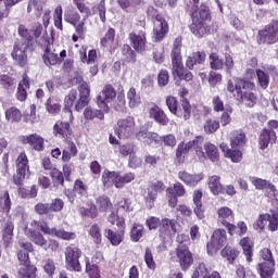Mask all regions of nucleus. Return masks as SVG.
<instances>
[{"label":"nucleus","mask_w":278,"mask_h":278,"mask_svg":"<svg viewBox=\"0 0 278 278\" xmlns=\"http://www.w3.org/2000/svg\"><path fill=\"white\" fill-rule=\"evenodd\" d=\"M229 236H239L242 238V236H245V233L249 231V226H247L245 222H238L237 225L230 223V225L226 228Z\"/></svg>","instance_id":"a19ab883"},{"label":"nucleus","mask_w":278,"mask_h":278,"mask_svg":"<svg viewBox=\"0 0 278 278\" xmlns=\"http://www.w3.org/2000/svg\"><path fill=\"white\" fill-rule=\"evenodd\" d=\"M115 136L117 138H131L134 136V131H136V118L134 116H126L124 118H119L114 128Z\"/></svg>","instance_id":"1a4fd4ad"},{"label":"nucleus","mask_w":278,"mask_h":278,"mask_svg":"<svg viewBox=\"0 0 278 278\" xmlns=\"http://www.w3.org/2000/svg\"><path fill=\"white\" fill-rule=\"evenodd\" d=\"M83 116L86 121V123H90L91 121H94L97 118V121H105V111L102 110H98V109H92V106H87L84 110Z\"/></svg>","instance_id":"473e14b6"},{"label":"nucleus","mask_w":278,"mask_h":278,"mask_svg":"<svg viewBox=\"0 0 278 278\" xmlns=\"http://www.w3.org/2000/svg\"><path fill=\"white\" fill-rule=\"evenodd\" d=\"M135 152L136 150L131 143L119 144L117 146V150H115V153H118L121 157H129L134 155Z\"/></svg>","instance_id":"774afa93"},{"label":"nucleus","mask_w":278,"mask_h":278,"mask_svg":"<svg viewBox=\"0 0 278 278\" xmlns=\"http://www.w3.org/2000/svg\"><path fill=\"white\" fill-rule=\"evenodd\" d=\"M190 16L192 23L190 24L189 29L195 38H203V36L212 34V27L207 25V23H212L210 7L202 3L200 8L195 7L191 10Z\"/></svg>","instance_id":"f03ea898"},{"label":"nucleus","mask_w":278,"mask_h":278,"mask_svg":"<svg viewBox=\"0 0 278 278\" xmlns=\"http://www.w3.org/2000/svg\"><path fill=\"white\" fill-rule=\"evenodd\" d=\"M184 37L178 36L173 42L170 52L173 71L181 68L184 66V56L181 55V47H184Z\"/></svg>","instance_id":"aec40b11"},{"label":"nucleus","mask_w":278,"mask_h":278,"mask_svg":"<svg viewBox=\"0 0 278 278\" xmlns=\"http://www.w3.org/2000/svg\"><path fill=\"white\" fill-rule=\"evenodd\" d=\"M75 101H77V90L72 89L65 97V105L63 109L64 114L68 115L70 123L75 121V116H73V105H75Z\"/></svg>","instance_id":"c756f323"},{"label":"nucleus","mask_w":278,"mask_h":278,"mask_svg":"<svg viewBox=\"0 0 278 278\" xmlns=\"http://www.w3.org/2000/svg\"><path fill=\"white\" fill-rule=\"evenodd\" d=\"M239 244L243 251L247 262H253V240H251L250 237H244L240 240Z\"/></svg>","instance_id":"37998d69"},{"label":"nucleus","mask_w":278,"mask_h":278,"mask_svg":"<svg viewBox=\"0 0 278 278\" xmlns=\"http://www.w3.org/2000/svg\"><path fill=\"white\" fill-rule=\"evenodd\" d=\"M2 242L5 249L12 244V240L14 238V222L12 220V217L9 216L4 225L2 226Z\"/></svg>","instance_id":"a878e982"},{"label":"nucleus","mask_w":278,"mask_h":278,"mask_svg":"<svg viewBox=\"0 0 278 278\" xmlns=\"http://www.w3.org/2000/svg\"><path fill=\"white\" fill-rule=\"evenodd\" d=\"M34 212L38 216H48V218H53V215H51V207L49 203H42L39 202L34 206Z\"/></svg>","instance_id":"e2e57ef3"},{"label":"nucleus","mask_w":278,"mask_h":278,"mask_svg":"<svg viewBox=\"0 0 278 278\" xmlns=\"http://www.w3.org/2000/svg\"><path fill=\"white\" fill-rule=\"evenodd\" d=\"M130 47L141 55L147 53L149 49V41L147 40V30L132 31L128 34Z\"/></svg>","instance_id":"9b49d317"},{"label":"nucleus","mask_w":278,"mask_h":278,"mask_svg":"<svg viewBox=\"0 0 278 278\" xmlns=\"http://www.w3.org/2000/svg\"><path fill=\"white\" fill-rule=\"evenodd\" d=\"M175 116H177V118H182L184 121H190V116H192V105L188 99L181 101Z\"/></svg>","instance_id":"c03bdc74"},{"label":"nucleus","mask_w":278,"mask_h":278,"mask_svg":"<svg viewBox=\"0 0 278 278\" xmlns=\"http://www.w3.org/2000/svg\"><path fill=\"white\" fill-rule=\"evenodd\" d=\"M71 123L73 122H64L56 121L52 127V134L55 138H61L62 140H68L71 136H73V129L71 128Z\"/></svg>","instance_id":"4be33fe9"},{"label":"nucleus","mask_w":278,"mask_h":278,"mask_svg":"<svg viewBox=\"0 0 278 278\" xmlns=\"http://www.w3.org/2000/svg\"><path fill=\"white\" fill-rule=\"evenodd\" d=\"M257 273L261 278H273V275H275V261L260 263Z\"/></svg>","instance_id":"58836bf2"},{"label":"nucleus","mask_w":278,"mask_h":278,"mask_svg":"<svg viewBox=\"0 0 278 278\" xmlns=\"http://www.w3.org/2000/svg\"><path fill=\"white\" fill-rule=\"evenodd\" d=\"M149 117L157 125H161V127H166L168 123H170V118L166 112H164L157 104H154L152 108H150Z\"/></svg>","instance_id":"5701e85b"},{"label":"nucleus","mask_w":278,"mask_h":278,"mask_svg":"<svg viewBox=\"0 0 278 278\" xmlns=\"http://www.w3.org/2000/svg\"><path fill=\"white\" fill-rule=\"evenodd\" d=\"M21 144H28L31 151L36 153H42L45 151V137L40 136L39 134H30V135H23L20 136Z\"/></svg>","instance_id":"dca6fc26"},{"label":"nucleus","mask_w":278,"mask_h":278,"mask_svg":"<svg viewBox=\"0 0 278 278\" xmlns=\"http://www.w3.org/2000/svg\"><path fill=\"white\" fill-rule=\"evenodd\" d=\"M40 231L46 233V236H53L54 238H59V240H75L77 235L75 232H68L64 230V228L58 229L55 227L50 228L49 224L41 222L39 226Z\"/></svg>","instance_id":"6ab92c4d"},{"label":"nucleus","mask_w":278,"mask_h":278,"mask_svg":"<svg viewBox=\"0 0 278 278\" xmlns=\"http://www.w3.org/2000/svg\"><path fill=\"white\" fill-rule=\"evenodd\" d=\"M117 178H118V172L104 169L102 173L101 181L104 188H112V186L116 187Z\"/></svg>","instance_id":"a18cd8bd"},{"label":"nucleus","mask_w":278,"mask_h":278,"mask_svg":"<svg viewBox=\"0 0 278 278\" xmlns=\"http://www.w3.org/2000/svg\"><path fill=\"white\" fill-rule=\"evenodd\" d=\"M255 83L247 78L235 77L227 81V91L233 96L238 103H243L245 108H255L257 105V93Z\"/></svg>","instance_id":"f257e3e1"},{"label":"nucleus","mask_w":278,"mask_h":278,"mask_svg":"<svg viewBox=\"0 0 278 278\" xmlns=\"http://www.w3.org/2000/svg\"><path fill=\"white\" fill-rule=\"evenodd\" d=\"M10 210H12V199L10 198V191H0V213L10 216Z\"/></svg>","instance_id":"79ce46f5"},{"label":"nucleus","mask_w":278,"mask_h":278,"mask_svg":"<svg viewBox=\"0 0 278 278\" xmlns=\"http://www.w3.org/2000/svg\"><path fill=\"white\" fill-rule=\"evenodd\" d=\"M18 278H37L38 277V267L35 264L28 263L22 265L17 270Z\"/></svg>","instance_id":"ea45409f"},{"label":"nucleus","mask_w":278,"mask_h":278,"mask_svg":"<svg viewBox=\"0 0 278 278\" xmlns=\"http://www.w3.org/2000/svg\"><path fill=\"white\" fill-rule=\"evenodd\" d=\"M178 179L180 181H184L186 186H190L191 188H194L199 185L200 181L203 180V176L199 174H190L186 170H181L178 173Z\"/></svg>","instance_id":"2f4dec72"},{"label":"nucleus","mask_w":278,"mask_h":278,"mask_svg":"<svg viewBox=\"0 0 278 278\" xmlns=\"http://www.w3.org/2000/svg\"><path fill=\"white\" fill-rule=\"evenodd\" d=\"M41 58L43 64H46L49 68H51V66H58V64H62V59L58 53H55V50H51V48L43 50Z\"/></svg>","instance_id":"7c9ffc66"},{"label":"nucleus","mask_w":278,"mask_h":278,"mask_svg":"<svg viewBox=\"0 0 278 278\" xmlns=\"http://www.w3.org/2000/svg\"><path fill=\"white\" fill-rule=\"evenodd\" d=\"M47 0H28L27 5V14H31V12L36 11V16H40L45 11V4Z\"/></svg>","instance_id":"4d7b16f0"},{"label":"nucleus","mask_w":278,"mask_h":278,"mask_svg":"<svg viewBox=\"0 0 278 278\" xmlns=\"http://www.w3.org/2000/svg\"><path fill=\"white\" fill-rule=\"evenodd\" d=\"M127 99H128L129 108H138V105H140V103H142L140 94H138V92H136V89L134 87H131L128 90Z\"/></svg>","instance_id":"338daca9"},{"label":"nucleus","mask_w":278,"mask_h":278,"mask_svg":"<svg viewBox=\"0 0 278 278\" xmlns=\"http://www.w3.org/2000/svg\"><path fill=\"white\" fill-rule=\"evenodd\" d=\"M25 236H27V238H29L36 244V247H41L45 249V247L48 244L45 236L31 228H25Z\"/></svg>","instance_id":"4c0bfd02"},{"label":"nucleus","mask_w":278,"mask_h":278,"mask_svg":"<svg viewBox=\"0 0 278 278\" xmlns=\"http://www.w3.org/2000/svg\"><path fill=\"white\" fill-rule=\"evenodd\" d=\"M166 190V185L164 181L156 180L152 181L148 186V194L144 197L146 205L149 210L155 207V201H157V195L162 194Z\"/></svg>","instance_id":"4468645a"},{"label":"nucleus","mask_w":278,"mask_h":278,"mask_svg":"<svg viewBox=\"0 0 278 278\" xmlns=\"http://www.w3.org/2000/svg\"><path fill=\"white\" fill-rule=\"evenodd\" d=\"M207 186L212 194H214L215 197H218V194H225V186H223V184L220 182V176H210Z\"/></svg>","instance_id":"c9c22d12"},{"label":"nucleus","mask_w":278,"mask_h":278,"mask_svg":"<svg viewBox=\"0 0 278 278\" xmlns=\"http://www.w3.org/2000/svg\"><path fill=\"white\" fill-rule=\"evenodd\" d=\"M225 244H227V230L223 228L215 229L210 241L206 243L207 254L216 255Z\"/></svg>","instance_id":"6e6552de"},{"label":"nucleus","mask_w":278,"mask_h":278,"mask_svg":"<svg viewBox=\"0 0 278 278\" xmlns=\"http://www.w3.org/2000/svg\"><path fill=\"white\" fill-rule=\"evenodd\" d=\"M121 53L125 64H136L138 61V52H136V50L131 48L129 43L123 45Z\"/></svg>","instance_id":"f704fd0d"},{"label":"nucleus","mask_w":278,"mask_h":278,"mask_svg":"<svg viewBox=\"0 0 278 278\" xmlns=\"http://www.w3.org/2000/svg\"><path fill=\"white\" fill-rule=\"evenodd\" d=\"M257 45H277L278 42V20H271L270 23L265 25L257 31L256 35Z\"/></svg>","instance_id":"20e7f679"},{"label":"nucleus","mask_w":278,"mask_h":278,"mask_svg":"<svg viewBox=\"0 0 278 278\" xmlns=\"http://www.w3.org/2000/svg\"><path fill=\"white\" fill-rule=\"evenodd\" d=\"M18 249L15 252L20 266L31 264L30 253H34V244L29 241L20 240Z\"/></svg>","instance_id":"a211bd4d"},{"label":"nucleus","mask_w":278,"mask_h":278,"mask_svg":"<svg viewBox=\"0 0 278 278\" xmlns=\"http://www.w3.org/2000/svg\"><path fill=\"white\" fill-rule=\"evenodd\" d=\"M204 151H205V155L206 157L213 162H220V151L218 150V147H216V144L212 143V142H206L204 144Z\"/></svg>","instance_id":"49530a36"},{"label":"nucleus","mask_w":278,"mask_h":278,"mask_svg":"<svg viewBox=\"0 0 278 278\" xmlns=\"http://www.w3.org/2000/svg\"><path fill=\"white\" fill-rule=\"evenodd\" d=\"M15 174L13 175V184L15 186H23L27 175H29V157L27 153L22 151L15 160Z\"/></svg>","instance_id":"0eeeda50"},{"label":"nucleus","mask_w":278,"mask_h":278,"mask_svg":"<svg viewBox=\"0 0 278 278\" xmlns=\"http://www.w3.org/2000/svg\"><path fill=\"white\" fill-rule=\"evenodd\" d=\"M17 34L24 40L22 42L23 47H34V36L29 33V29L23 24H21L17 28Z\"/></svg>","instance_id":"864d4df0"},{"label":"nucleus","mask_w":278,"mask_h":278,"mask_svg":"<svg viewBox=\"0 0 278 278\" xmlns=\"http://www.w3.org/2000/svg\"><path fill=\"white\" fill-rule=\"evenodd\" d=\"M27 49L29 47L23 46L21 42H15L13 46V50L11 52V58L16 66L20 68H25L27 66L29 59L27 56Z\"/></svg>","instance_id":"f3484780"},{"label":"nucleus","mask_w":278,"mask_h":278,"mask_svg":"<svg viewBox=\"0 0 278 278\" xmlns=\"http://www.w3.org/2000/svg\"><path fill=\"white\" fill-rule=\"evenodd\" d=\"M142 236H144V226L142 224L134 223L130 228L131 242H140Z\"/></svg>","instance_id":"bf43d9fd"},{"label":"nucleus","mask_w":278,"mask_h":278,"mask_svg":"<svg viewBox=\"0 0 278 278\" xmlns=\"http://www.w3.org/2000/svg\"><path fill=\"white\" fill-rule=\"evenodd\" d=\"M104 233H105L106 240H109L112 247H118L123 242V240H125V230L114 231L110 228H106L104 230Z\"/></svg>","instance_id":"72a5a7b5"},{"label":"nucleus","mask_w":278,"mask_h":278,"mask_svg":"<svg viewBox=\"0 0 278 278\" xmlns=\"http://www.w3.org/2000/svg\"><path fill=\"white\" fill-rule=\"evenodd\" d=\"M29 88H30L29 76L27 75V73H24L22 75V80H20L17 85V90L15 93L17 101H21V102L27 101V90H29Z\"/></svg>","instance_id":"cd10ccee"},{"label":"nucleus","mask_w":278,"mask_h":278,"mask_svg":"<svg viewBox=\"0 0 278 278\" xmlns=\"http://www.w3.org/2000/svg\"><path fill=\"white\" fill-rule=\"evenodd\" d=\"M257 86L262 90H266L270 86V76L263 70H256Z\"/></svg>","instance_id":"052dcab7"},{"label":"nucleus","mask_w":278,"mask_h":278,"mask_svg":"<svg viewBox=\"0 0 278 278\" xmlns=\"http://www.w3.org/2000/svg\"><path fill=\"white\" fill-rule=\"evenodd\" d=\"M247 144V134L242 130H237L233 132L230 139L231 149H242Z\"/></svg>","instance_id":"de8ad7c7"},{"label":"nucleus","mask_w":278,"mask_h":278,"mask_svg":"<svg viewBox=\"0 0 278 278\" xmlns=\"http://www.w3.org/2000/svg\"><path fill=\"white\" fill-rule=\"evenodd\" d=\"M114 40H116V29L109 27L100 40V46L104 49H112L114 47Z\"/></svg>","instance_id":"8fccbe9b"},{"label":"nucleus","mask_w":278,"mask_h":278,"mask_svg":"<svg viewBox=\"0 0 278 278\" xmlns=\"http://www.w3.org/2000/svg\"><path fill=\"white\" fill-rule=\"evenodd\" d=\"M178 227L179 222L176 219H161V226L159 227V238L161 242H170V240H173V236L177 233Z\"/></svg>","instance_id":"9d476101"},{"label":"nucleus","mask_w":278,"mask_h":278,"mask_svg":"<svg viewBox=\"0 0 278 278\" xmlns=\"http://www.w3.org/2000/svg\"><path fill=\"white\" fill-rule=\"evenodd\" d=\"M85 273L88 278H101V267L90 263V257H85Z\"/></svg>","instance_id":"3c124183"},{"label":"nucleus","mask_w":278,"mask_h":278,"mask_svg":"<svg viewBox=\"0 0 278 278\" xmlns=\"http://www.w3.org/2000/svg\"><path fill=\"white\" fill-rule=\"evenodd\" d=\"M173 75H176L180 81H192V79H194L192 72H190L189 68L184 67V65L182 67L174 70Z\"/></svg>","instance_id":"680f3d73"},{"label":"nucleus","mask_w":278,"mask_h":278,"mask_svg":"<svg viewBox=\"0 0 278 278\" xmlns=\"http://www.w3.org/2000/svg\"><path fill=\"white\" fill-rule=\"evenodd\" d=\"M203 140V136H198L187 143L184 141L179 142L175 151V162H177V164H184V162H186V155L190 153V150L198 144H202Z\"/></svg>","instance_id":"f8f14e48"},{"label":"nucleus","mask_w":278,"mask_h":278,"mask_svg":"<svg viewBox=\"0 0 278 278\" xmlns=\"http://www.w3.org/2000/svg\"><path fill=\"white\" fill-rule=\"evenodd\" d=\"M114 99H116V89L114 86L106 84L101 91V96L97 97V105L108 114L110 112L108 103H111Z\"/></svg>","instance_id":"2eb2a0df"},{"label":"nucleus","mask_w":278,"mask_h":278,"mask_svg":"<svg viewBox=\"0 0 278 278\" xmlns=\"http://www.w3.org/2000/svg\"><path fill=\"white\" fill-rule=\"evenodd\" d=\"M136 179V175L134 173H126L123 176L119 172H117V181L115 182V188L121 190L122 188H125L127 184H131Z\"/></svg>","instance_id":"13d9d810"},{"label":"nucleus","mask_w":278,"mask_h":278,"mask_svg":"<svg viewBox=\"0 0 278 278\" xmlns=\"http://www.w3.org/2000/svg\"><path fill=\"white\" fill-rule=\"evenodd\" d=\"M50 177L52 179V184L54 188H66L64 185V181H66V178L62 170L58 169V167H54L52 172H50Z\"/></svg>","instance_id":"6e6d98bb"},{"label":"nucleus","mask_w":278,"mask_h":278,"mask_svg":"<svg viewBox=\"0 0 278 278\" xmlns=\"http://www.w3.org/2000/svg\"><path fill=\"white\" fill-rule=\"evenodd\" d=\"M166 197L168 199V206L174 208L179 203V198L186 197V187L177 181L166 189Z\"/></svg>","instance_id":"412c9836"},{"label":"nucleus","mask_w":278,"mask_h":278,"mask_svg":"<svg viewBox=\"0 0 278 278\" xmlns=\"http://www.w3.org/2000/svg\"><path fill=\"white\" fill-rule=\"evenodd\" d=\"M219 149L223 151L225 157L231 160L235 164L242 162L243 154L238 148H229L227 143H222Z\"/></svg>","instance_id":"c85d7f7f"},{"label":"nucleus","mask_w":278,"mask_h":278,"mask_svg":"<svg viewBox=\"0 0 278 278\" xmlns=\"http://www.w3.org/2000/svg\"><path fill=\"white\" fill-rule=\"evenodd\" d=\"M220 255L228 264H236V260L240 257V250L236 247L226 245L222 249Z\"/></svg>","instance_id":"e433bc0d"},{"label":"nucleus","mask_w":278,"mask_h":278,"mask_svg":"<svg viewBox=\"0 0 278 278\" xmlns=\"http://www.w3.org/2000/svg\"><path fill=\"white\" fill-rule=\"evenodd\" d=\"M270 218V214L265 213V214H260L258 218L255 220L253 228L255 231H258L262 233L264 229H266V225H268V219Z\"/></svg>","instance_id":"69168bd1"},{"label":"nucleus","mask_w":278,"mask_h":278,"mask_svg":"<svg viewBox=\"0 0 278 278\" xmlns=\"http://www.w3.org/2000/svg\"><path fill=\"white\" fill-rule=\"evenodd\" d=\"M277 142V132L264 128L258 135V148L261 151H266L269 144H275Z\"/></svg>","instance_id":"b1692460"},{"label":"nucleus","mask_w":278,"mask_h":278,"mask_svg":"<svg viewBox=\"0 0 278 278\" xmlns=\"http://www.w3.org/2000/svg\"><path fill=\"white\" fill-rule=\"evenodd\" d=\"M207 54L205 53V51H197L193 52L191 55L187 56L185 64L189 71H194V66H197V64H205Z\"/></svg>","instance_id":"bb28decb"},{"label":"nucleus","mask_w":278,"mask_h":278,"mask_svg":"<svg viewBox=\"0 0 278 278\" xmlns=\"http://www.w3.org/2000/svg\"><path fill=\"white\" fill-rule=\"evenodd\" d=\"M5 121L9 123H21L23 119V112L16 106H11L4 112Z\"/></svg>","instance_id":"603ef678"},{"label":"nucleus","mask_w":278,"mask_h":278,"mask_svg":"<svg viewBox=\"0 0 278 278\" xmlns=\"http://www.w3.org/2000/svg\"><path fill=\"white\" fill-rule=\"evenodd\" d=\"M236 218L233 211L228 206H222L217 210V223L226 229L231 225V222Z\"/></svg>","instance_id":"393cba45"},{"label":"nucleus","mask_w":278,"mask_h":278,"mask_svg":"<svg viewBox=\"0 0 278 278\" xmlns=\"http://www.w3.org/2000/svg\"><path fill=\"white\" fill-rule=\"evenodd\" d=\"M93 14H98V16L100 17L101 23H106L108 22V17L105 16L106 12H108V8L105 7V0H101L99 3H97L93 8H92Z\"/></svg>","instance_id":"0e129e2a"},{"label":"nucleus","mask_w":278,"mask_h":278,"mask_svg":"<svg viewBox=\"0 0 278 278\" xmlns=\"http://www.w3.org/2000/svg\"><path fill=\"white\" fill-rule=\"evenodd\" d=\"M96 207L98 212H110V210L114 208V204L110 197L102 194L96 199Z\"/></svg>","instance_id":"09e8293b"},{"label":"nucleus","mask_w":278,"mask_h":278,"mask_svg":"<svg viewBox=\"0 0 278 278\" xmlns=\"http://www.w3.org/2000/svg\"><path fill=\"white\" fill-rule=\"evenodd\" d=\"M64 21L65 23L72 25L75 29L76 34L72 36L73 42H77L79 38L80 40L86 38V31H88V27L86 26V18H81V15L77 11L65 13Z\"/></svg>","instance_id":"39448f33"},{"label":"nucleus","mask_w":278,"mask_h":278,"mask_svg":"<svg viewBox=\"0 0 278 278\" xmlns=\"http://www.w3.org/2000/svg\"><path fill=\"white\" fill-rule=\"evenodd\" d=\"M148 16L150 18H154V27H153V36L156 42H162L168 36V31H170V27L168 26V22L164 18L163 14H160V11L153 7H149L147 10Z\"/></svg>","instance_id":"7ed1b4c3"},{"label":"nucleus","mask_w":278,"mask_h":278,"mask_svg":"<svg viewBox=\"0 0 278 278\" xmlns=\"http://www.w3.org/2000/svg\"><path fill=\"white\" fill-rule=\"evenodd\" d=\"M65 255V268L66 270H70L71 273H81V249L75 244H70L65 248L64 251Z\"/></svg>","instance_id":"423d86ee"},{"label":"nucleus","mask_w":278,"mask_h":278,"mask_svg":"<svg viewBox=\"0 0 278 278\" xmlns=\"http://www.w3.org/2000/svg\"><path fill=\"white\" fill-rule=\"evenodd\" d=\"M208 62L212 71H223V68H225V61L220 58L218 52H211L208 55Z\"/></svg>","instance_id":"5fc2aeb1"},{"label":"nucleus","mask_w":278,"mask_h":278,"mask_svg":"<svg viewBox=\"0 0 278 278\" xmlns=\"http://www.w3.org/2000/svg\"><path fill=\"white\" fill-rule=\"evenodd\" d=\"M175 253L181 270H184V273L190 270L194 264V254L190 251V247L181 245L176 248Z\"/></svg>","instance_id":"ddd939ff"}]
</instances>
